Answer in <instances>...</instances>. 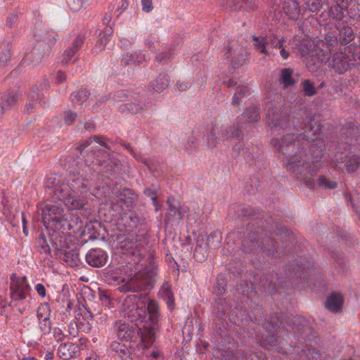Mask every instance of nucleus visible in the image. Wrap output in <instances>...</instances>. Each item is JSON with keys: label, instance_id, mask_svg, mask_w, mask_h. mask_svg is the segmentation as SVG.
Instances as JSON below:
<instances>
[{"label": "nucleus", "instance_id": "1", "mask_svg": "<svg viewBox=\"0 0 360 360\" xmlns=\"http://www.w3.org/2000/svg\"><path fill=\"white\" fill-rule=\"evenodd\" d=\"M289 112L285 108L279 110L269 107L266 117L271 130L282 129L287 131L280 138L273 139L271 143L276 152L285 158L284 165L287 170L297 179L304 181L307 186L313 188L311 162L320 161L323 153L312 143L314 139L309 136L314 128L312 117L302 110H295L290 115Z\"/></svg>", "mask_w": 360, "mask_h": 360}, {"label": "nucleus", "instance_id": "2", "mask_svg": "<svg viewBox=\"0 0 360 360\" xmlns=\"http://www.w3.org/2000/svg\"><path fill=\"white\" fill-rule=\"evenodd\" d=\"M70 172V178L68 181L69 188L72 193L61 195V199L70 210H81L87 203L84 194L89 192L94 185L96 170L94 165L84 163Z\"/></svg>", "mask_w": 360, "mask_h": 360}, {"label": "nucleus", "instance_id": "3", "mask_svg": "<svg viewBox=\"0 0 360 360\" xmlns=\"http://www.w3.org/2000/svg\"><path fill=\"white\" fill-rule=\"evenodd\" d=\"M148 294L141 295V300L146 304L147 316L143 326H139V335L141 336L144 347H149L155 340V330L157 328L159 317V307L155 300H149Z\"/></svg>", "mask_w": 360, "mask_h": 360}, {"label": "nucleus", "instance_id": "4", "mask_svg": "<svg viewBox=\"0 0 360 360\" xmlns=\"http://www.w3.org/2000/svg\"><path fill=\"white\" fill-rule=\"evenodd\" d=\"M156 271L154 269H146L143 271L139 270L132 277L129 278L127 281L119 287L122 292L149 290L153 288Z\"/></svg>", "mask_w": 360, "mask_h": 360}, {"label": "nucleus", "instance_id": "5", "mask_svg": "<svg viewBox=\"0 0 360 360\" xmlns=\"http://www.w3.org/2000/svg\"><path fill=\"white\" fill-rule=\"evenodd\" d=\"M123 316L130 322L135 323L137 329L139 326H143L146 320V304L144 300H141V295H129L123 303Z\"/></svg>", "mask_w": 360, "mask_h": 360}, {"label": "nucleus", "instance_id": "6", "mask_svg": "<svg viewBox=\"0 0 360 360\" xmlns=\"http://www.w3.org/2000/svg\"><path fill=\"white\" fill-rule=\"evenodd\" d=\"M224 56L234 68L241 67L248 58V52L238 41H231L224 49Z\"/></svg>", "mask_w": 360, "mask_h": 360}, {"label": "nucleus", "instance_id": "7", "mask_svg": "<svg viewBox=\"0 0 360 360\" xmlns=\"http://www.w3.org/2000/svg\"><path fill=\"white\" fill-rule=\"evenodd\" d=\"M10 289L11 298L18 301L25 300L27 297L30 287L25 276L18 278L15 274H13L11 277Z\"/></svg>", "mask_w": 360, "mask_h": 360}, {"label": "nucleus", "instance_id": "8", "mask_svg": "<svg viewBox=\"0 0 360 360\" xmlns=\"http://www.w3.org/2000/svg\"><path fill=\"white\" fill-rule=\"evenodd\" d=\"M281 320L277 314H271L269 319L265 321L263 328L267 333L265 338H262V343L268 344L270 346H275L277 344L276 333L281 326Z\"/></svg>", "mask_w": 360, "mask_h": 360}, {"label": "nucleus", "instance_id": "9", "mask_svg": "<svg viewBox=\"0 0 360 360\" xmlns=\"http://www.w3.org/2000/svg\"><path fill=\"white\" fill-rule=\"evenodd\" d=\"M42 220L44 225H49L50 222L54 223L63 213L62 203H45L41 205Z\"/></svg>", "mask_w": 360, "mask_h": 360}, {"label": "nucleus", "instance_id": "10", "mask_svg": "<svg viewBox=\"0 0 360 360\" xmlns=\"http://www.w3.org/2000/svg\"><path fill=\"white\" fill-rule=\"evenodd\" d=\"M117 200L115 202L112 203V209H117L120 207V210L122 211V204L125 205L127 207H133L138 200V195L131 189L127 188H123L117 191Z\"/></svg>", "mask_w": 360, "mask_h": 360}, {"label": "nucleus", "instance_id": "11", "mask_svg": "<svg viewBox=\"0 0 360 360\" xmlns=\"http://www.w3.org/2000/svg\"><path fill=\"white\" fill-rule=\"evenodd\" d=\"M120 249L129 264H138L142 261L143 252L137 248L136 241L124 240L121 243Z\"/></svg>", "mask_w": 360, "mask_h": 360}, {"label": "nucleus", "instance_id": "12", "mask_svg": "<svg viewBox=\"0 0 360 360\" xmlns=\"http://www.w3.org/2000/svg\"><path fill=\"white\" fill-rule=\"evenodd\" d=\"M56 41L55 37H53V38L49 40L48 45H41L39 48L35 49L30 56H26L24 59L25 61L31 63L32 65H38L45 56L49 54L51 46L55 44Z\"/></svg>", "mask_w": 360, "mask_h": 360}, {"label": "nucleus", "instance_id": "13", "mask_svg": "<svg viewBox=\"0 0 360 360\" xmlns=\"http://www.w3.org/2000/svg\"><path fill=\"white\" fill-rule=\"evenodd\" d=\"M330 65L334 71L339 75H342L352 68L348 56L345 52H337L332 56Z\"/></svg>", "mask_w": 360, "mask_h": 360}, {"label": "nucleus", "instance_id": "14", "mask_svg": "<svg viewBox=\"0 0 360 360\" xmlns=\"http://www.w3.org/2000/svg\"><path fill=\"white\" fill-rule=\"evenodd\" d=\"M290 326L294 333H297L304 338L309 337L312 333L310 321L302 316L293 317L290 321Z\"/></svg>", "mask_w": 360, "mask_h": 360}, {"label": "nucleus", "instance_id": "15", "mask_svg": "<svg viewBox=\"0 0 360 360\" xmlns=\"http://www.w3.org/2000/svg\"><path fill=\"white\" fill-rule=\"evenodd\" d=\"M108 259V255L101 248L90 250L86 255V261L91 266H103Z\"/></svg>", "mask_w": 360, "mask_h": 360}, {"label": "nucleus", "instance_id": "16", "mask_svg": "<svg viewBox=\"0 0 360 360\" xmlns=\"http://www.w3.org/2000/svg\"><path fill=\"white\" fill-rule=\"evenodd\" d=\"M335 28L338 30V41L342 46H346L354 39L353 29L344 22H336Z\"/></svg>", "mask_w": 360, "mask_h": 360}, {"label": "nucleus", "instance_id": "17", "mask_svg": "<svg viewBox=\"0 0 360 360\" xmlns=\"http://www.w3.org/2000/svg\"><path fill=\"white\" fill-rule=\"evenodd\" d=\"M342 136L349 145H360V125L349 124L342 129Z\"/></svg>", "mask_w": 360, "mask_h": 360}, {"label": "nucleus", "instance_id": "18", "mask_svg": "<svg viewBox=\"0 0 360 360\" xmlns=\"http://www.w3.org/2000/svg\"><path fill=\"white\" fill-rule=\"evenodd\" d=\"M58 251L60 252L58 254L60 258L69 266L74 267L80 264L77 249H70L69 247H67L58 249Z\"/></svg>", "mask_w": 360, "mask_h": 360}, {"label": "nucleus", "instance_id": "19", "mask_svg": "<svg viewBox=\"0 0 360 360\" xmlns=\"http://www.w3.org/2000/svg\"><path fill=\"white\" fill-rule=\"evenodd\" d=\"M278 278L276 273L274 271L267 272L260 277L259 285L265 292H270L276 289Z\"/></svg>", "mask_w": 360, "mask_h": 360}, {"label": "nucleus", "instance_id": "20", "mask_svg": "<svg viewBox=\"0 0 360 360\" xmlns=\"http://www.w3.org/2000/svg\"><path fill=\"white\" fill-rule=\"evenodd\" d=\"M283 11L290 19L297 20L303 11L297 0H284Z\"/></svg>", "mask_w": 360, "mask_h": 360}, {"label": "nucleus", "instance_id": "21", "mask_svg": "<svg viewBox=\"0 0 360 360\" xmlns=\"http://www.w3.org/2000/svg\"><path fill=\"white\" fill-rule=\"evenodd\" d=\"M100 172L110 175L117 173L120 169V161L114 158L108 157L99 162Z\"/></svg>", "mask_w": 360, "mask_h": 360}, {"label": "nucleus", "instance_id": "22", "mask_svg": "<svg viewBox=\"0 0 360 360\" xmlns=\"http://www.w3.org/2000/svg\"><path fill=\"white\" fill-rule=\"evenodd\" d=\"M343 304V297L341 294L333 292L326 302V307L330 311L338 313L341 311Z\"/></svg>", "mask_w": 360, "mask_h": 360}, {"label": "nucleus", "instance_id": "23", "mask_svg": "<svg viewBox=\"0 0 360 360\" xmlns=\"http://www.w3.org/2000/svg\"><path fill=\"white\" fill-rule=\"evenodd\" d=\"M243 250L245 252H251L259 248V238L255 233H250L242 242Z\"/></svg>", "mask_w": 360, "mask_h": 360}, {"label": "nucleus", "instance_id": "24", "mask_svg": "<svg viewBox=\"0 0 360 360\" xmlns=\"http://www.w3.org/2000/svg\"><path fill=\"white\" fill-rule=\"evenodd\" d=\"M84 43V39L82 36H77L74 40L72 46L66 49L64 52V57L62 60L63 65H68L70 59L74 56L77 51L82 47Z\"/></svg>", "mask_w": 360, "mask_h": 360}, {"label": "nucleus", "instance_id": "25", "mask_svg": "<svg viewBox=\"0 0 360 360\" xmlns=\"http://www.w3.org/2000/svg\"><path fill=\"white\" fill-rule=\"evenodd\" d=\"M146 108V104L138 100H136L134 102L124 103L120 106L121 112H128L132 115L142 112Z\"/></svg>", "mask_w": 360, "mask_h": 360}, {"label": "nucleus", "instance_id": "26", "mask_svg": "<svg viewBox=\"0 0 360 360\" xmlns=\"http://www.w3.org/2000/svg\"><path fill=\"white\" fill-rule=\"evenodd\" d=\"M169 84V77L165 72H162L150 82L151 88L156 92H161Z\"/></svg>", "mask_w": 360, "mask_h": 360}, {"label": "nucleus", "instance_id": "27", "mask_svg": "<svg viewBox=\"0 0 360 360\" xmlns=\"http://www.w3.org/2000/svg\"><path fill=\"white\" fill-rule=\"evenodd\" d=\"M90 95V91L86 89H80L71 94L70 100L74 105H82L88 101Z\"/></svg>", "mask_w": 360, "mask_h": 360}, {"label": "nucleus", "instance_id": "28", "mask_svg": "<svg viewBox=\"0 0 360 360\" xmlns=\"http://www.w3.org/2000/svg\"><path fill=\"white\" fill-rule=\"evenodd\" d=\"M276 244V243L271 236H264L259 238L260 250L267 252L269 255H274L278 252Z\"/></svg>", "mask_w": 360, "mask_h": 360}, {"label": "nucleus", "instance_id": "29", "mask_svg": "<svg viewBox=\"0 0 360 360\" xmlns=\"http://www.w3.org/2000/svg\"><path fill=\"white\" fill-rule=\"evenodd\" d=\"M257 8L256 0H233L231 8L233 11L243 9L245 11L255 10Z\"/></svg>", "mask_w": 360, "mask_h": 360}, {"label": "nucleus", "instance_id": "30", "mask_svg": "<svg viewBox=\"0 0 360 360\" xmlns=\"http://www.w3.org/2000/svg\"><path fill=\"white\" fill-rule=\"evenodd\" d=\"M352 67L360 65V46H349L345 51Z\"/></svg>", "mask_w": 360, "mask_h": 360}, {"label": "nucleus", "instance_id": "31", "mask_svg": "<svg viewBox=\"0 0 360 360\" xmlns=\"http://www.w3.org/2000/svg\"><path fill=\"white\" fill-rule=\"evenodd\" d=\"M293 70L290 68H283L281 70L279 82L283 84L284 89H287L295 84V81L292 75Z\"/></svg>", "mask_w": 360, "mask_h": 360}, {"label": "nucleus", "instance_id": "32", "mask_svg": "<svg viewBox=\"0 0 360 360\" xmlns=\"http://www.w3.org/2000/svg\"><path fill=\"white\" fill-rule=\"evenodd\" d=\"M345 165L349 172H355L360 166V155L350 154L345 160Z\"/></svg>", "mask_w": 360, "mask_h": 360}, {"label": "nucleus", "instance_id": "33", "mask_svg": "<svg viewBox=\"0 0 360 360\" xmlns=\"http://www.w3.org/2000/svg\"><path fill=\"white\" fill-rule=\"evenodd\" d=\"M250 94V89L248 86L238 84L236 88V91L233 96L232 105H238L243 98Z\"/></svg>", "mask_w": 360, "mask_h": 360}, {"label": "nucleus", "instance_id": "34", "mask_svg": "<svg viewBox=\"0 0 360 360\" xmlns=\"http://www.w3.org/2000/svg\"><path fill=\"white\" fill-rule=\"evenodd\" d=\"M345 8L343 5L335 4L330 6L328 14L337 22H341L340 21L345 18Z\"/></svg>", "mask_w": 360, "mask_h": 360}, {"label": "nucleus", "instance_id": "35", "mask_svg": "<svg viewBox=\"0 0 360 360\" xmlns=\"http://www.w3.org/2000/svg\"><path fill=\"white\" fill-rule=\"evenodd\" d=\"M70 213H63L60 217L54 222V227L58 229H62L63 231H70L72 229V226L70 224Z\"/></svg>", "mask_w": 360, "mask_h": 360}, {"label": "nucleus", "instance_id": "36", "mask_svg": "<svg viewBox=\"0 0 360 360\" xmlns=\"http://www.w3.org/2000/svg\"><path fill=\"white\" fill-rule=\"evenodd\" d=\"M131 328L132 326H130L128 323H119L117 328L118 338L121 340H129L133 333Z\"/></svg>", "mask_w": 360, "mask_h": 360}, {"label": "nucleus", "instance_id": "37", "mask_svg": "<svg viewBox=\"0 0 360 360\" xmlns=\"http://www.w3.org/2000/svg\"><path fill=\"white\" fill-rule=\"evenodd\" d=\"M174 198H169L167 200V203L169 205L167 217H171L176 221H179L182 219V214L179 207L174 205Z\"/></svg>", "mask_w": 360, "mask_h": 360}, {"label": "nucleus", "instance_id": "38", "mask_svg": "<svg viewBox=\"0 0 360 360\" xmlns=\"http://www.w3.org/2000/svg\"><path fill=\"white\" fill-rule=\"evenodd\" d=\"M207 249L208 247L205 243L197 244L193 253L195 259L199 262L205 261L208 256Z\"/></svg>", "mask_w": 360, "mask_h": 360}, {"label": "nucleus", "instance_id": "39", "mask_svg": "<svg viewBox=\"0 0 360 360\" xmlns=\"http://www.w3.org/2000/svg\"><path fill=\"white\" fill-rule=\"evenodd\" d=\"M231 209L236 213L238 217L255 215V210L249 205H233Z\"/></svg>", "mask_w": 360, "mask_h": 360}, {"label": "nucleus", "instance_id": "40", "mask_svg": "<svg viewBox=\"0 0 360 360\" xmlns=\"http://www.w3.org/2000/svg\"><path fill=\"white\" fill-rule=\"evenodd\" d=\"M301 355L307 360H319L321 356L319 350L311 347H307L302 349Z\"/></svg>", "mask_w": 360, "mask_h": 360}, {"label": "nucleus", "instance_id": "41", "mask_svg": "<svg viewBox=\"0 0 360 360\" xmlns=\"http://www.w3.org/2000/svg\"><path fill=\"white\" fill-rule=\"evenodd\" d=\"M11 46L8 43H3L0 45V65L6 63L11 56Z\"/></svg>", "mask_w": 360, "mask_h": 360}, {"label": "nucleus", "instance_id": "42", "mask_svg": "<svg viewBox=\"0 0 360 360\" xmlns=\"http://www.w3.org/2000/svg\"><path fill=\"white\" fill-rule=\"evenodd\" d=\"M244 117L248 122H257L259 118V109L257 107H250L244 112Z\"/></svg>", "mask_w": 360, "mask_h": 360}, {"label": "nucleus", "instance_id": "43", "mask_svg": "<svg viewBox=\"0 0 360 360\" xmlns=\"http://www.w3.org/2000/svg\"><path fill=\"white\" fill-rule=\"evenodd\" d=\"M252 40L255 41L254 46L257 51L266 55L269 54V51L266 50L268 41H266L265 38L253 36Z\"/></svg>", "mask_w": 360, "mask_h": 360}, {"label": "nucleus", "instance_id": "44", "mask_svg": "<svg viewBox=\"0 0 360 360\" xmlns=\"http://www.w3.org/2000/svg\"><path fill=\"white\" fill-rule=\"evenodd\" d=\"M161 294L162 298L166 300L167 305L172 307L174 304V296L167 283L162 285L161 288Z\"/></svg>", "mask_w": 360, "mask_h": 360}, {"label": "nucleus", "instance_id": "45", "mask_svg": "<svg viewBox=\"0 0 360 360\" xmlns=\"http://www.w3.org/2000/svg\"><path fill=\"white\" fill-rule=\"evenodd\" d=\"M221 236L220 233L214 232L212 233L207 238V243H205L210 248H217L221 242Z\"/></svg>", "mask_w": 360, "mask_h": 360}, {"label": "nucleus", "instance_id": "46", "mask_svg": "<svg viewBox=\"0 0 360 360\" xmlns=\"http://www.w3.org/2000/svg\"><path fill=\"white\" fill-rule=\"evenodd\" d=\"M305 8H303L304 12L308 10L310 12H318L321 7V0H304Z\"/></svg>", "mask_w": 360, "mask_h": 360}, {"label": "nucleus", "instance_id": "47", "mask_svg": "<svg viewBox=\"0 0 360 360\" xmlns=\"http://www.w3.org/2000/svg\"><path fill=\"white\" fill-rule=\"evenodd\" d=\"M71 345L62 343L58 348V355L63 359H69L72 357Z\"/></svg>", "mask_w": 360, "mask_h": 360}, {"label": "nucleus", "instance_id": "48", "mask_svg": "<svg viewBox=\"0 0 360 360\" xmlns=\"http://www.w3.org/2000/svg\"><path fill=\"white\" fill-rule=\"evenodd\" d=\"M304 95L307 96H312L316 94L317 91L314 84L309 79L302 82Z\"/></svg>", "mask_w": 360, "mask_h": 360}, {"label": "nucleus", "instance_id": "49", "mask_svg": "<svg viewBox=\"0 0 360 360\" xmlns=\"http://www.w3.org/2000/svg\"><path fill=\"white\" fill-rule=\"evenodd\" d=\"M70 224L72 226V229H75L79 231L83 229V221L77 214L70 213Z\"/></svg>", "mask_w": 360, "mask_h": 360}, {"label": "nucleus", "instance_id": "50", "mask_svg": "<svg viewBox=\"0 0 360 360\" xmlns=\"http://www.w3.org/2000/svg\"><path fill=\"white\" fill-rule=\"evenodd\" d=\"M319 186L323 188L333 189L337 186V183L324 176H321L318 179Z\"/></svg>", "mask_w": 360, "mask_h": 360}, {"label": "nucleus", "instance_id": "51", "mask_svg": "<svg viewBox=\"0 0 360 360\" xmlns=\"http://www.w3.org/2000/svg\"><path fill=\"white\" fill-rule=\"evenodd\" d=\"M18 95L17 92L9 91L4 96V101L8 108L14 106L17 102Z\"/></svg>", "mask_w": 360, "mask_h": 360}, {"label": "nucleus", "instance_id": "52", "mask_svg": "<svg viewBox=\"0 0 360 360\" xmlns=\"http://www.w3.org/2000/svg\"><path fill=\"white\" fill-rule=\"evenodd\" d=\"M121 63L124 66L136 65L135 53H125L122 58Z\"/></svg>", "mask_w": 360, "mask_h": 360}, {"label": "nucleus", "instance_id": "53", "mask_svg": "<svg viewBox=\"0 0 360 360\" xmlns=\"http://www.w3.org/2000/svg\"><path fill=\"white\" fill-rule=\"evenodd\" d=\"M69 8L73 11H79L87 0H66Z\"/></svg>", "mask_w": 360, "mask_h": 360}, {"label": "nucleus", "instance_id": "54", "mask_svg": "<svg viewBox=\"0 0 360 360\" xmlns=\"http://www.w3.org/2000/svg\"><path fill=\"white\" fill-rule=\"evenodd\" d=\"M77 114L71 110H67L64 112L63 120L64 123L68 125H72L76 120Z\"/></svg>", "mask_w": 360, "mask_h": 360}, {"label": "nucleus", "instance_id": "55", "mask_svg": "<svg viewBox=\"0 0 360 360\" xmlns=\"http://www.w3.org/2000/svg\"><path fill=\"white\" fill-rule=\"evenodd\" d=\"M111 348L115 352L120 353L123 355H127L129 354V349L127 347L120 342H114L111 345Z\"/></svg>", "mask_w": 360, "mask_h": 360}, {"label": "nucleus", "instance_id": "56", "mask_svg": "<svg viewBox=\"0 0 360 360\" xmlns=\"http://www.w3.org/2000/svg\"><path fill=\"white\" fill-rule=\"evenodd\" d=\"M38 245L39 251L41 253H45L48 254L50 252L51 249L49 245L46 243V240H45L44 236H40L38 239Z\"/></svg>", "mask_w": 360, "mask_h": 360}, {"label": "nucleus", "instance_id": "57", "mask_svg": "<svg viewBox=\"0 0 360 360\" xmlns=\"http://www.w3.org/2000/svg\"><path fill=\"white\" fill-rule=\"evenodd\" d=\"M30 97L34 101H41L44 97V93L40 92L38 86H33L30 94Z\"/></svg>", "mask_w": 360, "mask_h": 360}, {"label": "nucleus", "instance_id": "58", "mask_svg": "<svg viewBox=\"0 0 360 360\" xmlns=\"http://www.w3.org/2000/svg\"><path fill=\"white\" fill-rule=\"evenodd\" d=\"M106 278L108 283L110 284H120V283L124 282V278L112 273L108 274V275L106 276Z\"/></svg>", "mask_w": 360, "mask_h": 360}, {"label": "nucleus", "instance_id": "59", "mask_svg": "<svg viewBox=\"0 0 360 360\" xmlns=\"http://www.w3.org/2000/svg\"><path fill=\"white\" fill-rule=\"evenodd\" d=\"M266 41H268V44L271 45L272 47L275 49H281L283 45V41L281 39H277L276 37H267L265 38Z\"/></svg>", "mask_w": 360, "mask_h": 360}, {"label": "nucleus", "instance_id": "60", "mask_svg": "<svg viewBox=\"0 0 360 360\" xmlns=\"http://www.w3.org/2000/svg\"><path fill=\"white\" fill-rule=\"evenodd\" d=\"M143 193L145 195L150 198V199L153 202V205L155 206H157L158 201H157V189H152V188H146L143 191Z\"/></svg>", "mask_w": 360, "mask_h": 360}, {"label": "nucleus", "instance_id": "61", "mask_svg": "<svg viewBox=\"0 0 360 360\" xmlns=\"http://www.w3.org/2000/svg\"><path fill=\"white\" fill-rule=\"evenodd\" d=\"M217 144V138L215 135V129L213 127L207 136V145L209 147H215Z\"/></svg>", "mask_w": 360, "mask_h": 360}, {"label": "nucleus", "instance_id": "62", "mask_svg": "<svg viewBox=\"0 0 360 360\" xmlns=\"http://www.w3.org/2000/svg\"><path fill=\"white\" fill-rule=\"evenodd\" d=\"M40 328L44 333H49L51 331V322L49 318L44 317L42 322H40Z\"/></svg>", "mask_w": 360, "mask_h": 360}, {"label": "nucleus", "instance_id": "63", "mask_svg": "<svg viewBox=\"0 0 360 360\" xmlns=\"http://www.w3.org/2000/svg\"><path fill=\"white\" fill-rule=\"evenodd\" d=\"M171 58V53L169 51H165L159 53L156 58L155 60L158 62H166L169 60Z\"/></svg>", "mask_w": 360, "mask_h": 360}, {"label": "nucleus", "instance_id": "64", "mask_svg": "<svg viewBox=\"0 0 360 360\" xmlns=\"http://www.w3.org/2000/svg\"><path fill=\"white\" fill-rule=\"evenodd\" d=\"M230 134L231 137H235L237 139H240L242 137V131L240 130L239 127L237 126H232L230 127Z\"/></svg>", "mask_w": 360, "mask_h": 360}]
</instances>
